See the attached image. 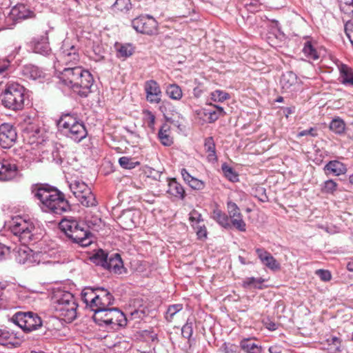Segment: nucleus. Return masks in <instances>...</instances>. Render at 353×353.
Here are the masks:
<instances>
[{
	"instance_id": "nucleus-30",
	"label": "nucleus",
	"mask_w": 353,
	"mask_h": 353,
	"mask_svg": "<svg viewBox=\"0 0 353 353\" xmlns=\"http://www.w3.org/2000/svg\"><path fill=\"white\" fill-rule=\"evenodd\" d=\"M240 347L246 353H261V346L250 339H243L240 342Z\"/></svg>"
},
{
	"instance_id": "nucleus-54",
	"label": "nucleus",
	"mask_w": 353,
	"mask_h": 353,
	"mask_svg": "<svg viewBox=\"0 0 353 353\" xmlns=\"http://www.w3.org/2000/svg\"><path fill=\"white\" fill-rule=\"evenodd\" d=\"M195 230L198 239H205L207 237V230L204 225H201L200 224L196 225L192 227Z\"/></svg>"
},
{
	"instance_id": "nucleus-33",
	"label": "nucleus",
	"mask_w": 353,
	"mask_h": 353,
	"mask_svg": "<svg viewBox=\"0 0 353 353\" xmlns=\"http://www.w3.org/2000/svg\"><path fill=\"white\" fill-rule=\"evenodd\" d=\"M115 48L117 50V56L123 59L130 57L134 52V48L131 44L116 43Z\"/></svg>"
},
{
	"instance_id": "nucleus-3",
	"label": "nucleus",
	"mask_w": 353,
	"mask_h": 353,
	"mask_svg": "<svg viewBox=\"0 0 353 353\" xmlns=\"http://www.w3.org/2000/svg\"><path fill=\"white\" fill-rule=\"evenodd\" d=\"M34 197L40 202L43 211L61 214L70 210V205L64 194L56 188L41 185L32 190Z\"/></svg>"
},
{
	"instance_id": "nucleus-10",
	"label": "nucleus",
	"mask_w": 353,
	"mask_h": 353,
	"mask_svg": "<svg viewBox=\"0 0 353 353\" xmlns=\"http://www.w3.org/2000/svg\"><path fill=\"white\" fill-rule=\"evenodd\" d=\"M132 28L141 34L154 35L158 32V22L150 15H141L132 21Z\"/></svg>"
},
{
	"instance_id": "nucleus-38",
	"label": "nucleus",
	"mask_w": 353,
	"mask_h": 353,
	"mask_svg": "<svg viewBox=\"0 0 353 353\" xmlns=\"http://www.w3.org/2000/svg\"><path fill=\"white\" fill-rule=\"evenodd\" d=\"M214 110H208L205 114L208 116L209 123H213L216 121L219 117L225 115V112L223 108L219 105H214Z\"/></svg>"
},
{
	"instance_id": "nucleus-21",
	"label": "nucleus",
	"mask_w": 353,
	"mask_h": 353,
	"mask_svg": "<svg viewBox=\"0 0 353 353\" xmlns=\"http://www.w3.org/2000/svg\"><path fill=\"white\" fill-rule=\"evenodd\" d=\"M105 269L115 274H121L123 263L120 254L115 253L108 256Z\"/></svg>"
},
{
	"instance_id": "nucleus-13",
	"label": "nucleus",
	"mask_w": 353,
	"mask_h": 353,
	"mask_svg": "<svg viewBox=\"0 0 353 353\" xmlns=\"http://www.w3.org/2000/svg\"><path fill=\"white\" fill-rule=\"evenodd\" d=\"M17 139V133L13 125L4 123L0 125V143L3 148H10Z\"/></svg>"
},
{
	"instance_id": "nucleus-19",
	"label": "nucleus",
	"mask_w": 353,
	"mask_h": 353,
	"mask_svg": "<svg viewBox=\"0 0 353 353\" xmlns=\"http://www.w3.org/2000/svg\"><path fill=\"white\" fill-rule=\"evenodd\" d=\"M280 83L283 92L292 91L298 85L297 76L292 71L286 72L282 75Z\"/></svg>"
},
{
	"instance_id": "nucleus-11",
	"label": "nucleus",
	"mask_w": 353,
	"mask_h": 353,
	"mask_svg": "<svg viewBox=\"0 0 353 353\" xmlns=\"http://www.w3.org/2000/svg\"><path fill=\"white\" fill-rule=\"evenodd\" d=\"M17 292L13 284L0 283V309L14 307Z\"/></svg>"
},
{
	"instance_id": "nucleus-59",
	"label": "nucleus",
	"mask_w": 353,
	"mask_h": 353,
	"mask_svg": "<svg viewBox=\"0 0 353 353\" xmlns=\"http://www.w3.org/2000/svg\"><path fill=\"white\" fill-rule=\"evenodd\" d=\"M307 135H310L312 137L317 136L316 129L311 128L309 130H302L300 132H299V134H298V137H303V136H307Z\"/></svg>"
},
{
	"instance_id": "nucleus-62",
	"label": "nucleus",
	"mask_w": 353,
	"mask_h": 353,
	"mask_svg": "<svg viewBox=\"0 0 353 353\" xmlns=\"http://www.w3.org/2000/svg\"><path fill=\"white\" fill-rule=\"evenodd\" d=\"M283 348L280 345H274L269 347L270 353H281Z\"/></svg>"
},
{
	"instance_id": "nucleus-64",
	"label": "nucleus",
	"mask_w": 353,
	"mask_h": 353,
	"mask_svg": "<svg viewBox=\"0 0 353 353\" xmlns=\"http://www.w3.org/2000/svg\"><path fill=\"white\" fill-rule=\"evenodd\" d=\"M347 269L350 271V272H353V261H350L347 263Z\"/></svg>"
},
{
	"instance_id": "nucleus-57",
	"label": "nucleus",
	"mask_w": 353,
	"mask_h": 353,
	"mask_svg": "<svg viewBox=\"0 0 353 353\" xmlns=\"http://www.w3.org/2000/svg\"><path fill=\"white\" fill-rule=\"evenodd\" d=\"M315 274L319 276L323 281H329L332 279V275L330 271L325 270H317Z\"/></svg>"
},
{
	"instance_id": "nucleus-44",
	"label": "nucleus",
	"mask_w": 353,
	"mask_h": 353,
	"mask_svg": "<svg viewBox=\"0 0 353 353\" xmlns=\"http://www.w3.org/2000/svg\"><path fill=\"white\" fill-rule=\"evenodd\" d=\"M222 171L224 176L230 181L236 182L239 180L238 174L233 170V169L228 166L226 163H223L221 166Z\"/></svg>"
},
{
	"instance_id": "nucleus-56",
	"label": "nucleus",
	"mask_w": 353,
	"mask_h": 353,
	"mask_svg": "<svg viewBox=\"0 0 353 353\" xmlns=\"http://www.w3.org/2000/svg\"><path fill=\"white\" fill-rule=\"evenodd\" d=\"M345 33L353 46V20L347 21L345 25Z\"/></svg>"
},
{
	"instance_id": "nucleus-61",
	"label": "nucleus",
	"mask_w": 353,
	"mask_h": 353,
	"mask_svg": "<svg viewBox=\"0 0 353 353\" xmlns=\"http://www.w3.org/2000/svg\"><path fill=\"white\" fill-rule=\"evenodd\" d=\"M9 248L4 245L0 243V261L4 258L5 255L8 252Z\"/></svg>"
},
{
	"instance_id": "nucleus-20",
	"label": "nucleus",
	"mask_w": 353,
	"mask_h": 353,
	"mask_svg": "<svg viewBox=\"0 0 353 353\" xmlns=\"http://www.w3.org/2000/svg\"><path fill=\"white\" fill-rule=\"evenodd\" d=\"M22 75L28 79L41 81L45 79V72L34 65H26L21 70Z\"/></svg>"
},
{
	"instance_id": "nucleus-2",
	"label": "nucleus",
	"mask_w": 353,
	"mask_h": 353,
	"mask_svg": "<svg viewBox=\"0 0 353 353\" xmlns=\"http://www.w3.org/2000/svg\"><path fill=\"white\" fill-rule=\"evenodd\" d=\"M10 228L13 234L23 244V246L19 248L16 252V261L19 263L26 264L28 266L44 263L42 252H34L26 246V244L38 239L35 234L36 228L34 224L21 217H17L12 220Z\"/></svg>"
},
{
	"instance_id": "nucleus-29",
	"label": "nucleus",
	"mask_w": 353,
	"mask_h": 353,
	"mask_svg": "<svg viewBox=\"0 0 353 353\" xmlns=\"http://www.w3.org/2000/svg\"><path fill=\"white\" fill-rule=\"evenodd\" d=\"M98 290L92 288H85L81 292V299L85 303L86 307H90L92 305H95L94 303L97 301Z\"/></svg>"
},
{
	"instance_id": "nucleus-63",
	"label": "nucleus",
	"mask_w": 353,
	"mask_h": 353,
	"mask_svg": "<svg viewBox=\"0 0 353 353\" xmlns=\"http://www.w3.org/2000/svg\"><path fill=\"white\" fill-rule=\"evenodd\" d=\"M266 325H267V328L270 330L274 331L277 329V325L272 321H270Z\"/></svg>"
},
{
	"instance_id": "nucleus-49",
	"label": "nucleus",
	"mask_w": 353,
	"mask_h": 353,
	"mask_svg": "<svg viewBox=\"0 0 353 353\" xmlns=\"http://www.w3.org/2000/svg\"><path fill=\"white\" fill-rule=\"evenodd\" d=\"M263 279H256L254 277H248L246 278L243 281V287L245 288H257L258 285L262 283L263 282Z\"/></svg>"
},
{
	"instance_id": "nucleus-6",
	"label": "nucleus",
	"mask_w": 353,
	"mask_h": 353,
	"mask_svg": "<svg viewBox=\"0 0 353 353\" xmlns=\"http://www.w3.org/2000/svg\"><path fill=\"white\" fill-rule=\"evenodd\" d=\"M60 228L73 242L83 247L92 243V236L87 225L74 219H63L59 223Z\"/></svg>"
},
{
	"instance_id": "nucleus-43",
	"label": "nucleus",
	"mask_w": 353,
	"mask_h": 353,
	"mask_svg": "<svg viewBox=\"0 0 353 353\" xmlns=\"http://www.w3.org/2000/svg\"><path fill=\"white\" fill-rule=\"evenodd\" d=\"M108 255L105 252L99 250L96 254L93 255L92 260L94 263L98 265H101L104 268L108 260Z\"/></svg>"
},
{
	"instance_id": "nucleus-55",
	"label": "nucleus",
	"mask_w": 353,
	"mask_h": 353,
	"mask_svg": "<svg viewBox=\"0 0 353 353\" xmlns=\"http://www.w3.org/2000/svg\"><path fill=\"white\" fill-rule=\"evenodd\" d=\"M92 48L93 52L96 56L94 57V59L96 61L101 60L104 57L105 50L102 46H101L99 44H95L93 46Z\"/></svg>"
},
{
	"instance_id": "nucleus-41",
	"label": "nucleus",
	"mask_w": 353,
	"mask_h": 353,
	"mask_svg": "<svg viewBox=\"0 0 353 353\" xmlns=\"http://www.w3.org/2000/svg\"><path fill=\"white\" fill-rule=\"evenodd\" d=\"M132 8L130 0H116L112 5V10L115 12H125Z\"/></svg>"
},
{
	"instance_id": "nucleus-12",
	"label": "nucleus",
	"mask_w": 353,
	"mask_h": 353,
	"mask_svg": "<svg viewBox=\"0 0 353 353\" xmlns=\"http://www.w3.org/2000/svg\"><path fill=\"white\" fill-rule=\"evenodd\" d=\"M145 99L152 104H159L161 101L163 93L159 84L153 79L148 80L144 83Z\"/></svg>"
},
{
	"instance_id": "nucleus-17",
	"label": "nucleus",
	"mask_w": 353,
	"mask_h": 353,
	"mask_svg": "<svg viewBox=\"0 0 353 353\" xmlns=\"http://www.w3.org/2000/svg\"><path fill=\"white\" fill-rule=\"evenodd\" d=\"M256 252L258 257L267 268L271 270H279L281 268L279 263L268 251L263 248H256Z\"/></svg>"
},
{
	"instance_id": "nucleus-25",
	"label": "nucleus",
	"mask_w": 353,
	"mask_h": 353,
	"mask_svg": "<svg viewBox=\"0 0 353 353\" xmlns=\"http://www.w3.org/2000/svg\"><path fill=\"white\" fill-rule=\"evenodd\" d=\"M326 174H332L335 176H339L345 174L347 171L346 166L339 161H330L324 167Z\"/></svg>"
},
{
	"instance_id": "nucleus-52",
	"label": "nucleus",
	"mask_w": 353,
	"mask_h": 353,
	"mask_svg": "<svg viewBox=\"0 0 353 353\" xmlns=\"http://www.w3.org/2000/svg\"><path fill=\"white\" fill-rule=\"evenodd\" d=\"M328 345L330 346V350L334 352H338L341 347V340L336 336L331 337L327 340Z\"/></svg>"
},
{
	"instance_id": "nucleus-9",
	"label": "nucleus",
	"mask_w": 353,
	"mask_h": 353,
	"mask_svg": "<svg viewBox=\"0 0 353 353\" xmlns=\"http://www.w3.org/2000/svg\"><path fill=\"white\" fill-rule=\"evenodd\" d=\"M70 188L74 196L86 207L97 205V201L90 188L84 182L76 180L70 185Z\"/></svg>"
},
{
	"instance_id": "nucleus-34",
	"label": "nucleus",
	"mask_w": 353,
	"mask_h": 353,
	"mask_svg": "<svg viewBox=\"0 0 353 353\" xmlns=\"http://www.w3.org/2000/svg\"><path fill=\"white\" fill-rule=\"evenodd\" d=\"M205 150L208 153V160L209 161L215 162L217 161L216 155L215 143L212 137H208L205 139L204 143Z\"/></svg>"
},
{
	"instance_id": "nucleus-16",
	"label": "nucleus",
	"mask_w": 353,
	"mask_h": 353,
	"mask_svg": "<svg viewBox=\"0 0 353 353\" xmlns=\"http://www.w3.org/2000/svg\"><path fill=\"white\" fill-rule=\"evenodd\" d=\"M17 165L8 159H0V181H8L17 177Z\"/></svg>"
},
{
	"instance_id": "nucleus-46",
	"label": "nucleus",
	"mask_w": 353,
	"mask_h": 353,
	"mask_svg": "<svg viewBox=\"0 0 353 353\" xmlns=\"http://www.w3.org/2000/svg\"><path fill=\"white\" fill-rule=\"evenodd\" d=\"M193 323V319H188L185 324L183 326L181 329V334L184 338L189 339L192 336Z\"/></svg>"
},
{
	"instance_id": "nucleus-8",
	"label": "nucleus",
	"mask_w": 353,
	"mask_h": 353,
	"mask_svg": "<svg viewBox=\"0 0 353 353\" xmlns=\"http://www.w3.org/2000/svg\"><path fill=\"white\" fill-rule=\"evenodd\" d=\"M12 321L26 332L36 330L42 325L41 317L33 312H16Z\"/></svg>"
},
{
	"instance_id": "nucleus-4",
	"label": "nucleus",
	"mask_w": 353,
	"mask_h": 353,
	"mask_svg": "<svg viewBox=\"0 0 353 353\" xmlns=\"http://www.w3.org/2000/svg\"><path fill=\"white\" fill-rule=\"evenodd\" d=\"M57 124L61 132L74 142L79 143L88 135L83 122L75 114H63Z\"/></svg>"
},
{
	"instance_id": "nucleus-60",
	"label": "nucleus",
	"mask_w": 353,
	"mask_h": 353,
	"mask_svg": "<svg viewBox=\"0 0 353 353\" xmlns=\"http://www.w3.org/2000/svg\"><path fill=\"white\" fill-rule=\"evenodd\" d=\"M101 300L99 299L97 300L94 303V305H91L90 307V308L94 312L96 313V311H99V310H102L103 309L104 307H103L102 305H101Z\"/></svg>"
},
{
	"instance_id": "nucleus-48",
	"label": "nucleus",
	"mask_w": 353,
	"mask_h": 353,
	"mask_svg": "<svg viewBox=\"0 0 353 353\" xmlns=\"http://www.w3.org/2000/svg\"><path fill=\"white\" fill-rule=\"evenodd\" d=\"M182 309V304H174L169 306L165 314V319H167V321H171L172 320L173 316Z\"/></svg>"
},
{
	"instance_id": "nucleus-47",
	"label": "nucleus",
	"mask_w": 353,
	"mask_h": 353,
	"mask_svg": "<svg viewBox=\"0 0 353 353\" xmlns=\"http://www.w3.org/2000/svg\"><path fill=\"white\" fill-rule=\"evenodd\" d=\"M211 99L215 102H223L230 98V94L224 91L216 90L210 94Z\"/></svg>"
},
{
	"instance_id": "nucleus-22",
	"label": "nucleus",
	"mask_w": 353,
	"mask_h": 353,
	"mask_svg": "<svg viewBox=\"0 0 353 353\" xmlns=\"http://www.w3.org/2000/svg\"><path fill=\"white\" fill-rule=\"evenodd\" d=\"M181 174L188 185L193 190H203L205 184L204 181L192 176L185 168L181 170Z\"/></svg>"
},
{
	"instance_id": "nucleus-24",
	"label": "nucleus",
	"mask_w": 353,
	"mask_h": 353,
	"mask_svg": "<svg viewBox=\"0 0 353 353\" xmlns=\"http://www.w3.org/2000/svg\"><path fill=\"white\" fill-rule=\"evenodd\" d=\"M110 315V324L112 328L115 326L123 327L127 324V319L125 314L117 308H112V312L109 313Z\"/></svg>"
},
{
	"instance_id": "nucleus-31",
	"label": "nucleus",
	"mask_w": 353,
	"mask_h": 353,
	"mask_svg": "<svg viewBox=\"0 0 353 353\" xmlns=\"http://www.w3.org/2000/svg\"><path fill=\"white\" fill-rule=\"evenodd\" d=\"M112 312V308H103L96 311V313L93 315L94 321L99 325H109L110 324V312Z\"/></svg>"
},
{
	"instance_id": "nucleus-1",
	"label": "nucleus",
	"mask_w": 353,
	"mask_h": 353,
	"mask_svg": "<svg viewBox=\"0 0 353 353\" xmlns=\"http://www.w3.org/2000/svg\"><path fill=\"white\" fill-rule=\"evenodd\" d=\"M59 58V61L67 66L59 74L60 81L79 96L87 97L91 92L94 79L88 70L74 66L79 61V54L77 48L68 39L63 41Z\"/></svg>"
},
{
	"instance_id": "nucleus-42",
	"label": "nucleus",
	"mask_w": 353,
	"mask_h": 353,
	"mask_svg": "<svg viewBox=\"0 0 353 353\" xmlns=\"http://www.w3.org/2000/svg\"><path fill=\"white\" fill-rule=\"evenodd\" d=\"M345 128L344 121L339 118L333 119L330 124V129L336 134H341L343 133Z\"/></svg>"
},
{
	"instance_id": "nucleus-15",
	"label": "nucleus",
	"mask_w": 353,
	"mask_h": 353,
	"mask_svg": "<svg viewBox=\"0 0 353 353\" xmlns=\"http://www.w3.org/2000/svg\"><path fill=\"white\" fill-rule=\"evenodd\" d=\"M228 212L229 219H230L232 225L238 230L245 232L246 230V224L243 219V216L237 205L232 202L227 203Z\"/></svg>"
},
{
	"instance_id": "nucleus-5",
	"label": "nucleus",
	"mask_w": 353,
	"mask_h": 353,
	"mask_svg": "<svg viewBox=\"0 0 353 353\" xmlns=\"http://www.w3.org/2000/svg\"><path fill=\"white\" fill-rule=\"evenodd\" d=\"M53 306L59 316L65 321L71 322L77 317V304L72 294L57 290L52 298Z\"/></svg>"
},
{
	"instance_id": "nucleus-53",
	"label": "nucleus",
	"mask_w": 353,
	"mask_h": 353,
	"mask_svg": "<svg viewBox=\"0 0 353 353\" xmlns=\"http://www.w3.org/2000/svg\"><path fill=\"white\" fill-rule=\"evenodd\" d=\"M221 353H239L237 347L230 343H224L220 347Z\"/></svg>"
},
{
	"instance_id": "nucleus-26",
	"label": "nucleus",
	"mask_w": 353,
	"mask_h": 353,
	"mask_svg": "<svg viewBox=\"0 0 353 353\" xmlns=\"http://www.w3.org/2000/svg\"><path fill=\"white\" fill-rule=\"evenodd\" d=\"M12 14L17 19H27L34 17V12L23 4H18L14 7L12 10Z\"/></svg>"
},
{
	"instance_id": "nucleus-18",
	"label": "nucleus",
	"mask_w": 353,
	"mask_h": 353,
	"mask_svg": "<svg viewBox=\"0 0 353 353\" xmlns=\"http://www.w3.org/2000/svg\"><path fill=\"white\" fill-rule=\"evenodd\" d=\"M139 212L127 211L120 216V223L124 229L131 230L139 223Z\"/></svg>"
},
{
	"instance_id": "nucleus-35",
	"label": "nucleus",
	"mask_w": 353,
	"mask_h": 353,
	"mask_svg": "<svg viewBox=\"0 0 353 353\" xmlns=\"http://www.w3.org/2000/svg\"><path fill=\"white\" fill-rule=\"evenodd\" d=\"M165 94L172 100L179 101L183 97L181 88L176 83L169 84L165 89Z\"/></svg>"
},
{
	"instance_id": "nucleus-7",
	"label": "nucleus",
	"mask_w": 353,
	"mask_h": 353,
	"mask_svg": "<svg viewBox=\"0 0 353 353\" xmlns=\"http://www.w3.org/2000/svg\"><path fill=\"white\" fill-rule=\"evenodd\" d=\"M26 88L16 82L8 83L1 94V104L7 109L18 111L24 108Z\"/></svg>"
},
{
	"instance_id": "nucleus-27",
	"label": "nucleus",
	"mask_w": 353,
	"mask_h": 353,
	"mask_svg": "<svg viewBox=\"0 0 353 353\" xmlns=\"http://www.w3.org/2000/svg\"><path fill=\"white\" fill-rule=\"evenodd\" d=\"M167 192L170 195L181 199H183L185 194L183 186L175 179L170 180Z\"/></svg>"
},
{
	"instance_id": "nucleus-40",
	"label": "nucleus",
	"mask_w": 353,
	"mask_h": 353,
	"mask_svg": "<svg viewBox=\"0 0 353 353\" xmlns=\"http://www.w3.org/2000/svg\"><path fill=\"white\" fill-rule=\"evenodd\" d=\"M119 163L121 168L128 170L133 169L140 165L139 161H136L134 158L128 157H122L119 158Z\"/></svg>"
},
{
	"instance_id": "nucleus-28",
	"label": "nucleus",
	"mask_w": 353,
	"mask_h": 353,
	"mask_svg": "<svg viewBox=\"0 0 353 353\" xmlns=\"http://www.w3.org/2000/svg\"><path fill=\"white\" fill-rule=\"evenodd\" d=\"M170 134V125L167 123H164L159 129L158 133V138L162 145L170 146L173 143V139Z\"/></svg>"
},
{
	"instance_id": "nucleus-37",
	"label": "nucleus",
	"mask_w": 353,
	"mask_h": 353,
	"mask_svg": "<svg viewBox=\"0 0 353 353\" xmlns=\"http://www.w3.org/2000/svg\"><path fill=\"white\" fill-rule=\"evenodd\" d=\"M341 82L345 85H353V72L345 65L340 68Z\"/></svg>"
},
{
	"instance_id": "nucleus-50",
	"label": "nucleus",
	"mask_w": 353,
	"mask_h": 353,
	"mask_svg": "<svg viewBox=\"0 0 353 353\" xmlns=\"http://www.w3.org/2000/svg\"><path fill=\"white\" fill-rule=\"evenodd\" d=\"M337 184L332 179L324 182L321 190L324 193L332 194L336 190Z\"/></svg>"
},
{
	"instance_id": "nucleus-58",
	"label": "nucleus",
	"mask_w": 353,
	"mask_h": 353,
	"mask_svg": "<svg viewBox=\"0 0 353 353\" xmlns=\"http://www.w3.org/2000/svg\"><path fill=\"white\" fill-rule=\"evenodd\" d=\"M10 62L11 61L9 58L0 59V74L8 70L10 65Z\"/></svg>"
},
{
	"instance_id": "nucleus-51",
	"label": "nucleus",
	"mask_w": 353,
	"mask_h": 353,
	"mask_svg": "<svg viewBox=\"0 0 353 353\" xmlns=\"http://www.w3.org/2000/svg\"><path fill=\"white\" fill-rule=\"evenodd\" d=\"M189 220L192 227L199 225L201 222L203 221L201 214L195 210L190 212Z\"/></svg>"
},
{
	"instance_id": "nucleus-45",
	"label": "nucleus",
	"mask_w": 353,
	"mask_h": 353,
	"mask_svg": "<svg viewBox=\"0 0 353 353\" xmlns=\"http://www.w3.org/2000/svg\"><path fill=\"white\" fill-rule=\"evenodd\" d=\"M341 12L351 16L353 15V0H338Z\"/></svg>"
},
{
	"instance_id": "nucleus-14",
	"label": "nucleus",
	"mask_w": 353,
	"mask_h": 353,
	"mask_svg": "<svg viewBox=\"0 0 353 353\" xmlns=\"http://www.w3.org/2000/svg\"><path fill=\"white\" fill-rule=\"evenodd\" d=\"M23 336L18 332L7 328L0 329V345L12 348L21 345Z\"/></svg>"
},
{
	"instance_id": "nucleus-39",
	"label": "nucleus",
	"mask_w": 353,
	"mask_h": 353,
	"mask_svg": "<svg viewBox=\"0 0 353 353\" xmlns=\"http://www.w3.org/2000/svg\"><path fill=\"white\" fill-rule=\"evenodd\" d=\"M302 51L309 59L316 60L319 58V53L311 41H306L305 43Z\"/></svg>"
},
{
	"instance_id": "nucleus-32",
	"label": "nucleus",
	"mask_w": 353,
	"mask_h": 353,
	"mask_svg": "<svg viewBox=\"0 0 353 353\" xmlns=\"http://www.w3.org/2000/svg\"><path fill=\"white\" fill-rule=\"evenodd\" d=\"M212 218L225 228L230 227L228 216L218 208L213 210Z\"/></svg>"
},
{
	"instance_id": "nucleus-23",
	"label": "nucleus",
	"mask_w": 353,
	"mask_h": 353,
	"mask_svg": "<svg viewBox=\"0 0 353 353\" xmlns=\"http://www.w3.org/2000/svg\"><path fill=\"white\" fill-rule=\"evenodd\" d=\"M33 51L35 53L41 54L42 55H48L50 53L51 49L48 42V37L43 36L40 39H34L32 41Z\"/></svg>"
},
{
	"instance_id": "nucleus-36",
	"label": "nucleus",
	"mask_w": 353,
	"mask_h": 353,
	"mask_svg": "<svg viewBox=\"0 0 353 353\" xmlns=\"http://www.w3.org/2000/svg\"><path fill=\"white\" fill-rule=\"evenodd\" d=\"M97 300H101V305L104 308H109L108 307L113 303L114 299L112 294L105 289L98 290Z\"/></svg>"
}]
</instances>
